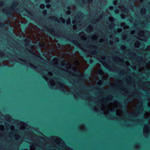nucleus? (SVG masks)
I'll return each mask as SVG.
<instances>
[{"label": "nucleus", "instance_id": "36", "mask_svg": "<svg viewBox=\"0 0 150 150\" xmlns=\"http://www.w3.org/2000/svg\"><path fill=\"white\" fill-rule=\"evenodd\" d=\"M38 25H40V24L39 23V24H38Z\"/></svg>", "mask_w": 150, "mask_h": 150}, {"label": "nucleus", "instance_id": "24", "mask_svg": "<svg viewBox=\"0 0 150 150\" xmlns=\"http://www.w3.org/2000/svg\"><path fill=\"white\" fill-rule=\"evenodd\" d=\"M83 87L85 88V86H84L85 84L84 83H83Z\"/></svg>", "mask_w": 150, "mask_h": 150}, {"label": "nucleus", "instance_id": "15", "mask_svg": "<svg viewBox=\"0 0 150 150\" xmlns=\"http://www.w3.org/2000/svg\"><path fill=\"white\" fill-rule=\"evenodd\" d=\"M23 146L25 148H27V147H28V144H27V145H24Z\"/></svg>", "mask_w": 150, "mask_h": 150}, {"label": "nucleus", "instance_id": "23", "mask_svg": "<svg viewBox=\"0 0 150 150\" xmlns=\"http://www.w3.org/2000/svg\"><path fill=\"white\" fill-rule=\"evenodd\" d=\"M70 22L69 21H67V23L68 24V22Z\"/></svg>", "mask_w": 150, "mask_h": 150}, {"label": "nucleus", "instance_id": "22", "mask_svg": "<svg viewBox=\"0 0 150 150\" xmlns=\"http://www.w3.org/2000/svg\"><path fill=\"white\" fill-rule=\"evenodd\" d=\"M79 50V49H78V48H76V51L75 52H76V51H78Z\"/></svg>", "mask_w": 150, "mask_h": 150}, {"label": "nucleus", "instance_id": "5", "mask_svg": "<svg viewBox=\"0 0 150 150\" xmlns=\"http://www.w3.org/2000/svg\"><path fill=\"white\" fill-rule=\"evenodd\" d=\"M110 81L108 80H107V81H105L104 83L103 84L104 85H108L110 84Z\"/></svg>", "mask_w": 150, "mask_h": 150}, {"label": "nucleus", "instance_id": "19", "mask_svg": "<svg viewBox=\"0 0 150 150\" xmlns=\"http://www.w3.org/2000/svg\"><path fill=\"white\" fill-rule=\"evenodd\" d=\"M88 74H89V75H88V76L89 77L90 75H91V73H90V72H88L87 73Z\"/></svg>", "mask_w": 150, "mask_h": 150}, {"label": "nucleus", "instance_id": "26", "mask_svg": "<svg viewBox=\"0 0 150 150\" xmlns=\"http://www.w3.org/2000/svg\"><path fill=\"white\" fill-rule=\"evenodd\" d=\"M0 4L1 5H2V3L1 2H0Z\"/></svg>", "mask_w": 150, "mask_h": 150}, {"label": "nucleus", "instance_id": "7", "mask_svg": "<svg viewBox=\"0 0 150 150\" xmlns=\"http://www.w3.org/2000/svg\"><path fill=\"white\" fill-rule=\"evenodd\" d=\"M125 100L126 102H129L132 100V99L130 98L126 99Z\"/></svg>", "mask_w": 150, "mask_h": 150}, {"label": "nucleus", "instance_id": "8", "mask_svg": "<svg viewBox=\"0 0 150 150\" xmlns=\"http://www.w3.org/2000/svg\"><path fill=\"white\" fill-rule=\"evenodd\" d=\"M28 25H26L25 24H24V25H23V26L22 27V28H25L28 26Z\"/></svg>", "mask_w": 150, "mask_h": 150}, {"label": "nucleus", "instance_id": "17", "mask_svg": "<svg viewBox=\"0 0 150 150\" xmlns=\"http://www.w3.org/2000/svg\"><path fill=\"white\" fill-rule=\"evenodd\" d=\"M134 98H134L135 97H137V95H135L133 96Z\"/></svg>", "mask_w": 150, "mask_h": 150}, {"label": "nucleus", "instance_id": "35", "mask_svg": "<svg viewBox=\"0 0 150 150\" xmlns=\"http://www.w3.org/2000/svg\"><path fill=\"white\" fill-rule=\"evenodd\" d=\"M81 12L80 11H79V13H81Z\"/></svg>", "mask_w": 150, "mask_h": 150}, {"label": "nucleus", "instance_id": "13", "mask_svg": "<svg viewBox=\"0 0 150 150\" xmlns=\"http://www.w3.org/2000/svg\"><path fill=\"white\" fill-rule=\"evenodd\" d=\"M25 11H26L27 12V13L28 14H30V12L28 10H25Z\"/></svg>", "mask_w": 150, "mask_h": 150}, {"label": "nucleus", "instance_id": "3", "mask_svg": "<svg viewBox=\"0 0 150 150\" xmlns=\"http://www.w3.org/2000/svg\"><path fill=\"white\" fill-rule=\"evenodd\" d=\"M6 14L9 17L12 18L13 17V15L12 12L8 10V11L6 12Z\"/></svg>", "mask_w": 150, "mask_h": 150}, {"label": "nucleus", "instance_id": "31", "mask_svg": "<svg viewBox=\"0 0 150 150\" xmlns=\"http://www.w3.org/2000/svg\"><path fill=\"white\" fill-rule=\"evenodd\" d=\"M62 88H63L64 90H65V88H64V87H63Z\"/></svg>", "mask_w": 150, "mask_h": 150}, {"label": "nucleus", "instance_id": "34", "mask_svg": "<svg viewBox=\"0 0 150 150\" xmlns=\"http://www.w3.org/2000/svg\"><path fill=\"white\" fill-rule=\"evenodd\" d=\"M44 11H45V12H46V10H44Z\"/></svg>", "mask_w": 150, "mask_h": 150}, {"label": "nucleus", "instance_id": "10", "mask_svg": "<svg viewBox=\"0 0 150 150\" xmlns=\"http://www.w3.org/2000/svg\"><path fill=\"white\" fill-rule=\"evenodd\" d=\"M4 25H5V24L4 23H1V22L0 23V26H4Z\"/></svg>", "mask_w": 150, "mask_h": 150}, {"label": "nucleus", "instance_id": "12", "mask_svg": "<svg viewBox=\"0 0 150 150\" xmlns=\"http://www.w3.org/2000/svg\"><path fill=\"white\" fill-rule=\"evenodd\" d=\"M146 110H147L150 111V107H147Z\"/></svg>", "mask_w": 150, "mask_h": 150}, {"label": "nucleus", "instance_id": "29", "mask_svg": "<svg viewBox=\"0 0 150 150\" xmlns=\"http://www.w3.org/2000/svg\"><path fill=\"white\" fill-rule=\"evenodd\" d=\"M125 10H127V8H125Z\"/></svg>", "mask_w": 150, "mask_h": 150}, {"label": "nucleus", "instance_id": "2", "mask_svg": "<svg viewBox=\"0 0 150 150\" xmlns=\"http://www.w3.org/2000/svg\"><path fill=\"white\" fill-rule=\"evenodd\" d=\"M18 5V2L16 1H14L12 4V5L11 7V9H13L14 10H13V11H15L21 13H22L23 12V10H20L18 8H16Z\"/></svg>", "mask_w": 150, "mask_h": 150}, {"label": "nucleus", "instance_id": "18", "mask_svg": "<svg viewBox=\"0 0 150 150\" xmlns=\"http://www.w3.org/2000/svg\"><path fill=\"white\" fill-rule=\"evenodd\" d=\"M93 53H94V54H95V53H97V52H96V51H93Z\"/></svg>", "mask_w": 150, "mask_h": 150}, {"label": "nucleus", "instance_id": "30", "mask_svg": "<svg viewBox=\"0 0 150 150\" xmlns=\"http://www.w3.org/2000/svg\"><path fill=\"white\" fill-rule=\"evenodd\" d=\"M2 55H4V53H2Z\"/></svg>", "mask_w": 150, "mask_h": 150}, {"label": "nucleus", "instance_id": "4", "mask_svg": "<svg viewBox=\"0 0 150 150\" xmlns=\"http://www.w3.org/2000/svg\"><path fill=\"white\" fill-rule=\"evenodd\" d=\"M54 33V31H52V33H50V35L52 36V37H58V36L57 35H55L53 33Z\"/></svg>", "mask_w": 150, "mask_h": 150}, {"label": "nucleus", "instance_id": "20", "mask_svg": "<svg viewBox=\"0 0 150 150\" xmlns=\"http://www.w3.org/2000/svg\"><path fill=\"white\" fill-rule=\"evenodd\" d=\"M98 86L99 87L101 86V85L100 84H98Z\"/></svg>", "mask_w": 150, "mask_h": 150}, {"label": "nucleus", "instance_id": "16", "mask_svg": "<svg viewBox=\"0 0 150 150\" xmlns=\"http://www.w3.org/2000/svg\"><path fill=\"white\" fill-rule=\"evenodd\" d=\"M125 112H126V114L127 115V116H129V113L127 112L126 110H125Z\"/></svg>", "mask_w": 150, "mask_h": 150}, {"label": "nucleus", "instance_id": "6", "mask_svg": "<svg viewBox=\"0 0 150 150\" xmlns=\"http://www.w3.org/2000/svg\"><path fill=\"white\" fill-rule=\"evenodd\" d=\"M69 40L70 41H71V42H69V43H71V44H72L73 45V44H75V40H73L72 41L70 40Z\"/></svg>", "mask_w": 150, "mask_h": 150}, {"label": "nucleus", "instance_id": "9", "mask_svg": "<svg viewBox=\"0 0 150 150\" xmlns=\"http://www.w3.org/2000/svg\"><path fill=\"white\" fill-rule=\"evenodd\" d=\"M66 42L65 40H62L60 42V43L61 44H65Z\"/></svg>", "mask_w": 150, "mask_h": 150}, {"label": "nucleus", "instance_id": "14", "mask_svg": "<svg viewBox=\"0 0 150 150\" xmlns=\"http://www.w3.org/2000/svg\"><path fill=\"white\" fill-rule=\"evenodd\" d=\"M110 112L111 113H115V111L114 110H110Z\"/></svg>", "mask_w": 150, "mask_h": 150}, {"label": "nucleus", "instance_id": "28", "mask_svg": "<svg viewBox=\"0 0 150 150\" xmlns=\"http://www.w3.org/2000/svg\"><path fill=\"white\" fill-rule=\"evenodd\" d=\"M38 150H42V149H38Z\"/></svg>", "mask_w": 150, "mask_h": 150}, {"label": "nucleus", "instance_id": "27", "mask_svg": "<svg viewBox=\"0 0 150 150\" xmlns=\"http://www.w3.org/2000/svg\"><path fill=\"white\" fill-rule=\"evenodd\" d=\"M37 55V56L38 57H40L38 55Z\"/></svg>", "mask_w": 150, "mask_h": 150}, {"label": "nucleus", "instance_id": "21", "mask_svg": "<svg viewBox=\"0 0 150 150\" xmlns=\"http://www.w3.org/2000/svg\"><path fill=\"white\" fill-rule=\"evenodd\" d=\"M41 6H42V7H44V5L43 4H42Z\"/></svg>", "mask_w": 150, "mask_h": 150}, {"label": "nucleus", "instance_id": "1", "mask_svg": "<svg viewBox=\"0 0 150 150\" xmlns=\"http://www.w3.org/2000/svg\"><path fill=\"white\" fill-rule=\"evenodd\" d=\"M80 54L83 56L84 57L86 60L89 63V64L93 67L95 65L96 63H93L90 61L91 59L89 57H87L86 54L83 52L81 51L80 52Z\"/></svg>", "mask_w": 150, "mask_h": 150}, {"label": "nucleus", "instance_id": "11", "mask_svg": "<svg viewBox=\"0 0 150 150\" xmlns=\"http://www.w3.org/2000/svg\"><path fill=\"white\" fill-rule=\"evenodd\" d=\"M104 91L106 92V93L109 92L110 91L108 89H106Z\"/></svg>", "mask_w": 150, "mask_h": 150}, {"label": "nucleus", "instance_id": "25", "mask_svg": "<svg viewBox=\"0 0 150 150\" xmlns=\"http://www.w3.org/2000/svg\"><path fill=\"white\" fill-rule=\"evenodd\" d=\"M46 2L47 3H49V1H46Z\"/></svg>", "mask_w": 150, "mask_h": 150}, {"label": "nucleus", "instance_id": "33", "mask_svg": "<svg viewBox=\"0 0 150 150\" xmlns=\"http://www.w3.org/2000/svg\"><path fill=\"white\" fill-rule=\"evenodd\" d=\"M144 12H145V9H144Z\"/></svg>", "mask_w": 150, "mask_h": 150}, {"label": "nucleus", "instance_id": "32", "mask_svg": "<svg viewBox=\"0 0 150 150\" xmlns=\"http://www.w3.org/2000/svg\"><path fill=\"white\" fill-rule=\"evenodd\" d=\"M89 1H91V0H88Z\"/></svg>", "mask_w": 150, "mask_h": 150}]
</instances>
